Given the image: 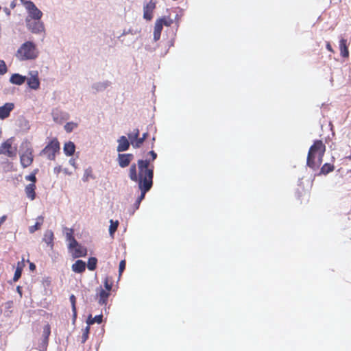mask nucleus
I'll return each mask as SVG.
<instances>
[{"mask_svg":"<svg viewBox=\"0 0 351 351\" xmlns=\"http://www.w3.org/2000/svg\"><path fill=\"white\" fill-rule=\"evenodd\" d=\"M150 160L140 159L137 161L138 172L137 173L136 164H132L129 170L130 179L138 184L141 195L134 204L135 210L138 209L141 202L145 198V194L153 186L154 173L152 168L149 167Z\"/></svg>","mask_w":351,"mask_h":351,"instance_id":"f257e3e1","label":"nucleus"},{"mask_svg":"<svg viewBox=\"0 0 351 351\" xmlns=\"http://www.w3.org/2000/svg\"><path fill=\"white\" fill-rule=\"evenodd\" d=\"M326 151V146L322 141L317 140L310 147L306 164L313 169L318 168L322 162V158Z\"/></svg>","mask_w":351,"mask_h":351,"instance_id":"f03ea898","label":"nucleus"},{"mask_svg":"<svg viewBox=\"0 0 351 351\" xmlns=\"http://www.w3.org/2000/svg\"><path fill=\"white\" fill-rule=\"evenodd\" d=\"M16 56L22 61L36 58L38 51L36 45L31 41L24 43L17 50Z\"/></svg>","mask_w":351,"mask_h":351,"instance_id":"7ed1b4c3","label":"nucleus"},{"mask_svg":"<svg viewBox=\"0 0 351 351\" xmlns=\"http://www.w3.org/2000/svg\"><path fill=\"white\" fill-rule=\"evenodd\" d=\"M14 137H10L0 145V155L14 158L17 154V146L13 145Z\"/></svg>","mask_w":351,"mask_h":351,"instance_id":"20e7f679","label":"nucleus"},{"mask_svg":"<svg viewBox=\"0 0 351 351\" xmlns=\"http://www.w3.org/2000/svg\"><path fill=\"white\" fill-rule=\"evenodd\" d=\"M22 4L25 8L27 12L28 19L31 20L41 19L43 14V12L36 6L34 2L27 0H21Z\"/></svg>","mask_w":351,"mask_h":351,"instance_id":"39448f33","label":"nucleus"},{"mask_svg":"<svg viewBox=\"0 0 351 351\" xmlns=\"http://www.w3.org/2000/svg\"><path fill=\"white\" fill-rule=\"evenodd\" d=\"M60 150V143L56 138L51 140L49 143L40 152V155H46L51 160H55L56 154Z\"/></svg>","mask_w":351,"mask_h":351,"instance_id":"423d86ee","label":"nucleus"},{"mask_svg":"<svg viewBox=\"0 0 351 351\" xmlns=\"http://www.w3.org/2000/svg\"><path fill=\"white\" fill-rule=\"evenodd\" d=\"M25 23L27 28L33 34H40L45 32V25L40 19L31 20L26 17Z\"/></svg>","mask_w":351,"mask_h":351,"instance_id":"0eeeda50","label":"nucleus"},{"mask_svg":"<svg viewBox=\"0 0 351 351\" xmlns=\"http://www.w3.org/2000/svg\"><path fill=\"white\" fill-rule=\"evenodd\" d=\"M134 159V155L132 154H121L119 153L117 156V162L121 168H125Z\"/></svg>","mask_w":351,"mask_h":351,"instance_id":"6e6552de","label":"nucleus"},{"mask_svg":"<svg viewBox=\"0 0 351 351\" xmlns=\"http://www.w3.org/2000/svg\"><path fill=\"white\" fill-rule=\"evenodd\" d=\"M53 120L57 123H62L64 121H66L69 118L67 112L55 108L51 112Z\"/></svg>","mask_w":351,"mask_h":351,"instance_id":"1a4fd4ad","label":"nucleus"},{"mask_svg":"<svg viewBox=\"0 0 351 351\" xmlns=\"http://www.w3.org/2000/svg\"><path fill=\"white\" fill-rule=\"evenodd\" d=\"M69 251L72 252L74 258L84 257L87 254V250L85 247L81 245L77 241V245H73Z\"/></svg>","mask_w":351,"mask_h":351,"instance_id":"9d476101","label":"nucleus"},{"mask_svg":"<svg viewBox=\"0 0 351 351\" xmlns=\"http://www.w3.org/2000/svg\"><path fill=\"white\" fill-rule=\"evenodd\" d=\"M156 8V2L151 0L149 2L143 5V18L147 21H150L153 16L152 13Z\"/></svg>","mask_w":351,"mask_h":351,"instance_id":"9b49d317","label":"nucleus"},{"mask_svg":"<svg viewBox=\"0 0 351 351\" xmlns=\"http://www.w3.org/2000/svg\"><path fill=\"white\" fill-rule=\"evenodd\" d=\"M30 77L27 80L29 87L33 90L38 89L40 86V82L38 79V74L37 71H31L29 73Z\"/></svg>","mask_w":351,"mask_h":351,"instance_id":"f8f14e48","label":"nucleus"},{"mask_svg":"<svg viewBox=\"0 0 351 351\" xmlns=\"http://www.w3.org/2000/svg\"><path fill=\"white\" fill-rule=\"evenodd\" d=\"M117 143L118 146L117 147V151L119 153L128 150L130 145H131L130 140L125 136H120L117 140Z\"/></svg>","mask_w":351,"mask_h":351,"instance_id":"ddd939ff","label":"nucleus"},{"mask_svg":"<svg viewBox=\"0 0 351 351\" xmlns=\"http://www.w3.org/2000/svg\"><path fill=\"white\" fill-rule=\"evenodd\" d=\"M34 160L33 153L25 154L21 153L20 154V162L21 166L23 168H27L32 165Z\"/></svg>","mask_w":351,"mask_h":351,"instance_id":"4468645a","label":"nucleus"},{"mask_svg":"<svg viewBox=\"0 0 351 351\" xmlns=\"http://www.w3.org/2000/svg\"><path fill=\"white\" fill-rule=\"evenodd\" d=\"M13 103H6L0 107V119H4L9 117L10 112L14 108Z\"/></svg>","mask_w":351,"mask_h":351,"instance_id":"2eb2a0df","label":"nucleus"},{"mask_svg":"<svg viewBox=\"0 0 351 351\" xmlns=\"http://www.w3.org/2000/svg\"><path fill=\"white\" fill-rule=\"evenodd\" d=\"M21 153H33V149L32 147L31 143L27 139L23 140L20 145L19 154Z\"/></svg>","mask_w":351,"mask_h":351,"instance_id":"dca6fc26","label":"nucleus"},{"mask_svg":"<svg viewBox=\"0 0 351 351\" xmlns=\"http://www.w3.org/2000/svg\"><path fill=\"white\" fill-rule=\"evenodd\" d=\"M66 241H69L68 248H71L73 245H77V241L73 236V230L68 228H64Z\"/></svg>","mask_w":351,"mask_h":351,"instance_id":"f3484780","label":"nucleus"},{"mask_svg":"<svg viewBox=\"0 0 351 351\" xmlns=\"http://www.w3.org/2000/svg\"><path fill=\"white\" fill-rule=\"evenodd\" d=\"M72 270L77 274H81L86 269V263L82 260H77L72 265Z\"/></svg>","mask_w":351,"mask_h":351,"instance_id":"a211bd4d","label":"nucleus"},{"mask_svg":"<svg viewBox=\"0 0 351 351\" xmlns=\"http://www.w3.org/2000/svg\"><path fill=\"white\" fill-rule=\"evenodd\" d=\"M26 80V77L21 75L19 73H14L12 75L10 79V82L16 85H21L23 84Z\"/></svg>","mask_w":351,"mask_h":351,"instance_id":"6ab92c4d","label":"nucleus"},{"mask_svg":"<svg viewBox=\"0 0 351 351\" xmlns=\"http://www.w3.org/2000/svg\"><path fill=\"white\" fill-rule=\"evenodd\" d=\"M36 185L35 184H29L25 186V191L27 197L31 200H34L36 197Z\"/></svg>","mask_w":351,"mask_h":351,"instance_id":"aec40b11","label":"nucleus"},{"mask_svg":"<svg viewBox=\"0 0 351 351\" xmlns=\"http://www.w3.org/2000/svg\"><path fill=\"white\" fill-rule=\"evenodd\" d=\"M339 49L341 56L348 58L349 56V51L347 46V40L345 38H341L339 41Z\"/></svg>","mask_w":351,"mask_h":351,"instance_id":"412c9836","label":"nucleus"},{"mask_svg":"<svg viewBox=\"0 0 351 351\" xmlns=\"http://www.w3.org/2000/svg\"><path fill=\"white\" fill-rule=\"evenodd\" d=\"M110 84V82L108 81L97 82L92 85V89L94 90L95 92L103 91L107 87H108Z\"/></svg>","mask_w":351,"mask_h":351,"instance_id":"4be33fe9","label":"nucleus"},{"mask_svg":"<svg viewBox=\"0 0 351 351\" xmlns=\"http://www.w3.org/2000/svg\"><path fill=\"white\" fill-rule=\"evenodd\" d=\"M63 150L65 155L68 156H72L75 150V145L74 143L71 141L66 142L64 145Z\"/></svg>","mask_w":351,"mask_h":351,"instance_id":"5701e85b","label":"nucleus"},{"mask_svg":"<svg viewBox=\"0 0 351 351\" xmlns=\"http://www.w3.org/2000/svg\"><path fill=\"white\" fill-rule=\"evenodd\" d=\"M43 241L45 242L51 247L53 245V232L51 230H47L45 232L44 237L43 239Z\"/></svg>","mask_w":351,"mask_h":351,"instance_id":"b1692460","label":"nucleus"},{"mask_svg":"<svg viewBox=\"0 0 351 351\" xmlns=\"http://www.w3.org/2000/svg\"><path fill=\"white\" fill-rule=\"evenodd\" d=\"M162 27H163L161 25L160 22L156 21L155 23L154 29V41H157L160 39Z\"/></svg>","mask_w":351,"mask_h":351,"instance_id":"393cba45","label":"nucleus"},{"mask_svg":"<svg viewBox=\"0 0 351 351\" xmlns=\"http://www.w3.org/2000/svg\"><path fill=\"white\" fill-rule=\"evenodd\" d=\"M99 304L101 305L106 304L107 302L108 298L110 295L109 292L101 289L99 293Z\"/></svg>","mask_w":351,"mask_h":351,"instance_id":"a878e982","label":"nucleus"},{"mask_svg":"<svg viewBox=\"0 0 351 351\" xmlns=\"http://www.w3.org/2000/svg\"><path fill=\"white\" fill-rule=\"evenodd\" d=\"M147 136H148V133L147 132L143 133L142 134L141 137L138 136V138L137 141L132 142V146L134 148H139V147H141V145L145 142V139L147 138Z\"/></svg>","mask_w":351,"mask_h":351,"instance_id":"bb28decb","label":"nucleus"},{"mask_svg":"<svg viewBox=\"0 0 351 351\" xmlns=\"http://www.w3.org/2000/svg\"><path fill=\"white\" fill-rule=\"evenodd\" d=\"M102 320H103V315L101 314L96 315L93 318L92 317L91 315H89L87 319L86 323L88 326H90L95 323L101 324L102 322Z\"/></svg>","mask_w":351,"mask_h":351,"instance_id":"cd10ccee","label":"nucleus"},{"mask_svg":"<svg viewBox=\"0 0 351 351\" xmlns=\"http://www.w3.org/2000/svg\"><path fill=\"white\" fill-rule=\"evenodd\" d=\"M38 221L34 225L29 228V231L30 233H34L35 231L39 230L43 223V217L39 216L37 218Z\"/></svg>","mask_w":351,"mask_h":351,"instance_id":"c85d7f7f","label":"nucleus"},{"mask_svg":"<svg viewBox=\"0 0 351 351\" xmlns=\"http://www.w3.org/2000/svg\"><path fill=\"white\" fill-rule=\"evenodd\" d=\"M139 134L140 132L138 128L134 129L132 132L128 134V139L130 140L131 143L133 141H137L139 136Z\"/></svg>","mask_w":351,"mask_h":351,"instance_id":"c756f323","label":"nucleus"},{"mask_svg":"<svg viewBox=\"0 0 351 351\" xmlns=\"http://www.w3.org/2000/svg\"><path fill=\"white\" fill-rule=\"evenodd\" d=\"M90 178H95L93 175L92 169L88 167L84 170V175L82 177V180L84 182H88Z\"/></svg>","mask_w":351,"mask_h":351,"instance_id":"7c9ffc66","label":"nucleus"},{"mask_svg":"<svg viewBox=\"0 0 351 351\" xmlns=\"http://www.w3.org/2000/svg\"><path fill=\"white\" fill-rule=\"evenodd\" d=\"M334 169V166L329 163H325L322 167L321 168L320 173L322 174H328V173L332 171Z\"/></svg>","mask_w":351,"mask_h":351,"instance_id":"2f4dec72","label":"nucleus"},{"mask_svg":"<svg viewBox=\"0 0 351 351\" xmlns=\"http://www.w3.org/2000/svg\"><path fill=\"white\" fill-rule=\"evenodd\" d=\"M97 259L95 257H90L88 258L87 267L89 270L93 271L95 269L97 266Z\"/></svg>","mask_w":351,"mask_h":351,"instance_id":"473e14b6","label":"nucleus"},{"mask_svg":"<svg viewBox=\"0 0 351 351\" xmlns=\"http://www.w3.org/2000/svg\"><path fill=\"white\" fill-rule=\"evenodd\" d=\"M51 334V328L49 324L45 325L43 327V330L42 333V338H45V339H49V337Z\"/></svg>","mask_w":351,"mask_h":351,"instance_id":"72a5a7b5","label":"nucleus"},{"mask_svg":"<svg viewBox=\"0 0 351 351\" xmlns=\"http://www.w3.org/2000/svg\"><path fill=\"white\" fill-rule=\"evenodd\" d=\"M77 123L74 122H68L64 125V130L66 132H71L74 129L77 128Z\"/></svg>","mask_w":351,"mask_h":351,"instance_id":"f704fd0d","label":"nucleus"},{"mask_svg":"<svg viewBox=\"0 0 351 351\" xmlns=\"http://www.w3.org/2000/svg\"><path fill=\"white\" fill-rule=\"evenodd\" d=\"M110 226L109 227V233L111 236H112L117 229L119 222L117 221L114 222L112 219L110 221Z\"/></svg>","mask_w":351,"mask_h":351,"instance_id":"c9c22d12","label":"nucleus"},{"mask_svg":"<svg viewBox=\"0 0 351 351\" xmlns=\"http://www.w3.org/2000/svg\"><path fill=\"white\" fill-rule=\"evenodd\" d=\"M48 340L45 339V338H42L40 339V342L39 343L38 349L40 351H44L47 349L48 345Z\"/></svg>","mask_w":351,"mask_h":351,"instance_id":"e433bc0d","label":"nucleus"},{"mask_svg":"<svg viewBox=\"0 0 351 351\" xmlns=\"http://www.w3.org/2000/svg\"><path fill=\"white\" fill-rule=\"evenodd\" d=\"M158 21H160L161 25H166V26H170L173 23V20L169 18H162L157 20Z\"/></svg>","mask_w":351,"mask_h":351,"instance_id":"4c0bfd02","label":"nucleus"},{"mask_svg":"<svg viewBox=\"0 0 351 351\" xmlns=\"http://www.w3.org/2000/svg\"><path fill=\"white\" fill-rule=\"evenodd\" d=\"M75 301H76L75 297L73 295H71L70 296V302H71V306H72V311L73 313L74 319L75 318L76 314H77L76 307H75Z\"/></svg>","mask_w":351,"mask_h":351,"instance_id":"58836bf2","label":"nucleus"},{"mask_svg":"<svg viewBox=\"0 0 351 351\" xmlns=\"http://www.w3.org/2000/svg\"><path fill=\"white\" fill-rule=\"evenodd\" d=\"M37 171H38V169L35 170L34 173H32L28 176H26L25 177V180H28V181H31L32 182V184H35V182H36V173Z\"/></svg>","mask_w":351,"mask_h":351,"instance_id":"ea45409f","label":"nucleus"},{"mask_svg":"<svg viewBox=\"0 0 351 351\" xmlns=\"http://www.w3.org/2000/svg\"><path fill=\"white\" fill-rule=\"evenodd\" d=\"M89 330H90V328H89V326L88 325V326H86V328L83 331V334L82 336V343H84L86 341V339H88Z\"/></svg>","mask_w":351,"mask_h":351,"instance_id":"a19ab883","label":"nucleus"},{"mask_svg":"<svg viewBox=\"0 0 351 351\" xmlns=\"http://www.w3.org/2000/svg\"><path fill=\"white\" fill-rule=\"evenodd\" d=\"M148 154H149V155H150V156H151V157H152L150 159H147L148 160H150V162H149V167H150V168H152V169L154 170V167H153V165H151V162H153L154 160H156V158H157V154H156L154 151L152 150V151H150V152L148 153Z\"/></svg>","mask_w":351,"mask_h":351,"instance_id":"79ce46f5","label":"nucleus"},{"mask_svg":"<svg viewBox=\"0 0 351 351\" xmlns=\"http://www.w3.org/2000/svg\"><path fill=\"white\" fill-rule=\"evenodd\" d=\"M21 273H22V269L18 267L15 270L14 278H13V280L14 282L17 281L20 278V277L21 276Z\"/></svg>","mask_w":351,"mask_h":351,"instance_id":"37998d69","label":"nucleus"},{"mask_svg":"<svg viewBox=\"0 0 351 351\" xmlns=\"http://www.w3.org/2000/svg\"><path fill=\"white\" fill-rule=\"evenodd\" d=\"M21 128L23 130H29V123L28 121L25 120V119H23L21 121Z\"/></svg>","mask_w":351,"mask_h":351,"instance_id":"c03bdc74","label":"nucleus"},{"mask_svg":"<svg viewBox=\"0 0 351 351\" xmlns=\"http://www.w3.org/2000/svg\"><path fill=\"white\" fill-rule=\"evenodd\" d=\"M7 71V67L4 61L0 60V74H4Z\"/></svg>","mask_w":351,"mask_h":351,"instance_id":"a18cd8bd","label":"nucleus"},{"mask_svg":"<svg viewBox=\"0 0 351 351\" xmlns=\"http://www.w3.org/2000/svg\"><path fill=\"white\" fill-rule=\"evenodd\" d=\"M125 268V261L122 260L119 263V275L122 274V272L124 271Z\"/></svg>","mask_w":351,"mask_h":351,"instance_id":"49530a36","label":"nucleus"},{"mask_svg":"<svg viewBox=\"0 0 351 351\" xmlns=\"http://www.w3.org/2000/svg\"><path fill=\"white\" fill-rule=\"evenodd\" d=\"M104 287L106 289V290L108 291H110L112 289V285L111 284H109L108 283V278H106L105 279V281H104Z\"/></svg>","mask_w":351,"mask_h":351,"instance_id":"de8ad7c7","label":"nucleus"},{"mask_svg":"<svg viewBox=\"0 0 351 351\" xmlns=\"http://www.w3.org/2000/svg\"><path fill=\"white\" fill-rule=\"evenodd\" d=\"M13 306V302L12 301H8L4 304V307L5 309L9 310L12 308Z\"/></svg>","mask_w":351,"mask_h":351,"instance_id":"09e8293b","label":"nucleus"},{"mask_svg":"<svg viewBox=\"0 0 351 351\" xmlns=\"http://www.w3.org/2000/svg\"><path fill=\"white\" fill-rule=\"evenodd\" d=\"M61 171H62V167H61L60 166L56 167H54V169H53V172H54V173H56V174H57V175H58V173H60V172Z\"/></svg>","mask_w":351,"mask_h":351,"instance_id":"8fccbe9b","label":"nucleus"},{"mask_svg":"<svg viewBox=\"0 0 351 351\" xmlns=\"http://www.w3.org/2000/svg\"><path fill=\"white\" fill-rule=\"evenodd\" d=\"M69 164L71 165H72L73 167H74L75 168H76V163H75V160L73 159V158H71L69 161Z\"/></svg>","mask_w":351,"mask_h":351,"instance_id":"3c124183","label":"nucleus"},{"mask_svg":"<svg viewBox=\"0 0 351 351\" xmlns=\"http://www.w3.org/2000/svg\"><path fill=\"white\" fill-rule=\"evenodd\" d=\"M326 49H327L329 51H330V52H334V51H333V49H332V47H331V45H330V43H328V42L326 43Z\"/></svg>","mask_w":351,"mask_h":351,"instance_id":"603ef678","label":"nucleus"},{"mask_svg":"<svg viewBox=\"0 0 351 351\" xmlns=\"http://www.w3.org/2000/svg\"><path fill=\"white\" fill-rule=\"evenodd\" d=\"M35 269H36V265H35L34 263H31L29 264V269H30V270H32V271H33V270H34Z\"/></svg>","mask_w":351,"mask_h":351,"instance_id":"864d4df0","label":"nucleus"},{"mask_svg":"<svg viewBox=\"0 0 351 351\" xmlns=\"http://www.w3.org/2000/svg\"><path fill=\"white\" fill-rule=\"evenodd\" d=\"M63 171L66 174H68V175H71V173L69 172L66 169H63Z\"/></svg>","mask_w":351,"mask_h":351,"instance_id":"5fc2aeb1","label":"nucleus"},{"mask_svg":"<svg viewBox=\"0 0 351 351\" xmlns=\"http://www.w3.org/2000/svg\"><path fill=\"white\" fill-rule=\"evenodd\" d=\"M17 290H18L19 293L21 295V291H20V287H17Z\"/></svg>","mask_w":351,"mask_h":351,"instance_id":"6e6d98bb","label":"nucleus"},{"mask_svg":"<svg viewBox=\"0 0 351 351\" xmlns=\"http://www.w3.org/2000/svg\"><path fill=\"white\" fill-rule=\"evenodd\" d=\"M128 34V32H125V31H124V32H123V34H122V36H124V35H125V34Z\"/></svg>","mask_w":351,"mask_h":351,"instance_id":"4d7b16f0","label":"nucleus"},{"mask_svg":"<svg viewBox=\"0 0 351 351\" xmlns=\"http://www.w3.org/2000/svg\"><path fill=\"white\" fill-rule=\"evenodd\" d=\"M155 140H156L155 137H153L152 138V141L154 142V141H155Z\"/></svg>","mask_w":351,"mask_h":351,"instance_id":"13d9d810","label":"nucleus"}]
</instances>
